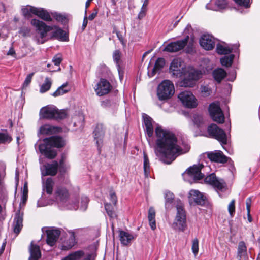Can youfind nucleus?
Wrapping results in <instances>:
<instances>
[{
    "label": "nucleus",
    "instance_id": "obj_28",
    "mask_svg": "<svg viewBox=\"0 0 260 260\" xmlns=\"http://www.w3.org/2000/svg\"><path fill=\"white\" fill-rule=\"evenodd\" d=\"M57 128L49 124H45L40 127L39 133L42 135H51L57 132Z\"/></svg>",
    "mask_w": 260,
    "mask_h": 260
},
{
    "label": "nucleus",
    "instance_id": "obj_64",
    "mask_svg": "<svg viewBox=\"0 0 260 260\" xmlns=\"http://www.w3.org/2000/svg\"><path fill=\"white\" fill-rule=\"evenodd\" d=\"M7 55L12 56L13 57H16V53L14 49V48L12 47L10 48L9 50L7 53Z\"/></svg>",
    "mask_w": 260,
    "mask_h": 260
},
{
    "label": "nucleus",
    "instance_id": "obj_50",
    "mask_svg": "<svg viewBox=\"0 0 260 260\" xmlns=\"http://www.w3.org/2000/svg\"><path fill=\"white\" fill-rule=\"evenodd\" d=\"M215 4L218 7V10H220L225 9L228 5V3L226 0H217Z\"/></svg>",
    "mask_w": 260,
    "mask_h": 260
},
{
    "label": "nucleus",
    "instance_id": "obj_55",
    "mask_svg": "<svg viewBox=\"0 0 260 260\" xmlns=\"http://www.w3.org/2000/svg\"><path fill=\"white\" fill-rule=\"evenodd\" d=\"M88 202L89 199L87 197H83L82 198L81 208L83 210H85L86 209Z\"/></svg>",
    "mask_w": 260,
    "mask_h": 260
},
{
    "label": "nucleus",
    "instance_id": "obj_60",
    "mask_svg": "<svg viewBox=\"0 0 260 260\" xmlns=\"http://www.w3.org/2000/svg\"><path fill=\"white\" fill-rule=\"evenodd\" d=\"M147 8L142 7L140 12H139L138 17L139 19L143 18L146 15Z\"/></svg>",
    "mask_w": 260,
    "mask_h": 260
},
{
    "label": "nucleus",
    "instance_id": "obj_38",
    "mask_svg": "<svg viewBox=\"0 0 260 260\" xmlns=\"http://www.w3.org/2000/svg\"><path fill=\"white\" fill-rule=\"evenodd\" d=\"M233 49L229 47L218 44L216 47V51L219 54H228L232 52Z\"/></svg>",
    "mask_w": 260,
    "mask_h": 260
},
{
    "label": "nucleus",
    "instance_id": "obj_8",
    "mask_svg": "<svg viewBox=\"0 0 260 260\" xmlns=\"http://www.w3.org/2000/svg\"><path fill=\"white\" fill-rule=\"evenodd\" d=\"M209 112L213 120L219 123L224 122V116L218 103H212L210 104Z\"/></svg>",
    "mask_w": 260,
    "mask_h": 260
},
{
    "label": "nucleus",
    "instance_id": "obj_52",
    "mask_svg": "<svg viewBox=\"0 0 260 260\" xmlns=\"http://www.w3.org/2000/svg\"><path fill=\"white\" fill-rule=\"evenodd\" d=\"M5 167H3L2 170L0 171V188H2L4 187V180L5 177Z\"/></svg>",
    "mask_w": 260,
    "mask_h": 260
},
{
    "label": "nucleus",
    "instance_id": "obj_5",
    "mask_svg": "<svg viewBox=\"0 0 260 260\" xmlns=\"http://www.w3.org/2000/svg\"><path fill=\"white\" fill-rule=\"evenodd\" d=\"M176 208L177 214L173 225L175 228L183 232L186 228L185 211L181 204L178 205Z\"/></svg>",
    "mask_w": 260,
    "mask_h": 260
},
{
    "label": "nucleus",
    "instance_id": "obj_11",
    "mask_svg": "<svg viewBox=\"0 0 260 260\" xmlns=\"http://www.w3.org/2000/svg\"><path fill=\"white\" fill-rule=\"evenodd\" d=\"M189 37L187 36L184 39L171 42L164 49V51L169 52H175L182 49L187 44Z\"/></svg>",
    "mask_w": 260,
    "mask_h": 260
},
{
    "label": "nucleus",
    "instance_id": "obj_51",
    "mask_svg": "<svg viewBox=\"0 0 260 260\" xmlns=\"http://www.w3.org/2000/svg\"><path fill=\"white\" fill-rule=\"evenodd\" d=\"M52 15L57 21L59 22H63L67 19L66 16L61 14L54 13H52Z\"/></svg>",
    "mask_w": 260,
    "mask_h": 260
},
{
    "label": "nucleus",
    "instance_id": "obj_53",
    "mask_svg": "<svg viewBox=\"0 0 260 260\" xmlns=\"http://www.w3.org/2000/svg\"><path fill=\"white\" fill-rule=\"evenodd\" d=\"M194 122L198 125L199 126L203 122L204 119L202 115H195L193 116Z\"/></svg>",
    "mask_w": 260,
    "mask_h": 260
},
{
    "label": "nucleus",
    "instance_id": "obj_16",
    "mask_svg": "<svg viewBox=\"0 0 260 260\" xmlns=\"http://www.w3.org/2000/svg\"><path fill=\"white\" fill-rule=\"evenodd\" d=\"M200 44L204 49L211 50L215 46V39L212 36L209 34H205L201 37Z\"/></svg>",
    "mask_w": 260,
    "mask_h": 260
},
{
    "label": "nucleus",
    "instance_id": "obj_48",
    "mask_svg": "<svg viewBox=\"0 0 260 260\" xmlns=\"http://www.w3.org/2000/svg\"><path fill=\"white\" fill-rule=\"evenodd\" d=\"M121 56V52L119 50H116L113 53V58L117 64H119Z\"/></svg>",
    "mask_w": 260,
    "mask_h": 260
},
{
    "label": "nucleus",
    "instance_id": "obj_2",
    "mask_svg": "<svg viewBox=\"0 0 260 260\" xmlns=\"http://www.w3.org/2000/svg\"><path fill=\"white\" fill-rule=\"evenodd\" d=\"M66 145V141L59 136H53L43 140L38 146L39 150L48 159H53L57 155L56 151L53 147L62 148Z\"/></svg>",
    "mask_w": 260,
    "mask_h": 260
},
{
    "label": "nucleus",
    "instance_id": "obj_37",
    "mask_svg": "<svg viewBox=\"0 0 260 260\" xmlns=\"http://www.w3.org/2000/svg\"><path fill=\"white\" fill-rule=\"evenodd\" d=\"M68 85L67 83H66L59 87L53 93H52V95L54 97H57L58 96H60L62 95H63L64 94L67 93L69 91L70 89L69 88H66L67 86Z\"/></svg>",
    "mask_w": 260,
    "mask_h": 260
},
{
    "label": "nucleus",
    "instance_id": "obj_21",
    "mask_svg": "<svg viewBox=\"0 0 260 260\" xmlns=\"http://www.w3.org/2000/svg\"><path fill=\"white\" fill-rule=\"evenodd\" d=\"M23 213L19 210L15 214L13 222V231L17 235L23 226Z\"/></svg>",
    "mask_w": 260,
    "mask_h": 260
},
{
    "label": "nucleus",
    "instance_id": "obj_39",
    "mask_svg": "<svg viewBox=\"0 0 260 260\" xmlns=\"http://www.w3.org/2000/svg\"><path fill=\"white\" fill-rule=\"evenodd\" d=\"M234 55L231 54L229 56H224L220 59V62L223 66H231L233 63Z\"/></svg>",
    "mask_w": 260,
    "mask_h": 260
},
{
    "label": "nucleus",
    "instance_id": "obj_36",
    "mask_svg": "<svg viewBox=\"0 0 260 260\" xmlns=\"http://www.w3.org/2000/svg\"><path fill=\"white\" fill-rule=\"evenodd\" d=\"M52 81L51 78L47 77L45 79L44 82L42 84L40 88V92L44 93L48 91L51 87Z\"/></svg>",
    "mask_w": 260,
    "mask_h": 260
},
{
    "label": "nucleus",
    "instance_id": "obj_29",
    "mask_svg": "<svg viewBox=\"0 0 260 260\" xmlns=\"http://www.w3.org/2000/svg\"><path fill=\"white\" fill-rule=\"evenodd\" d=\"M54 182L52 178H48L43 183V189L48 194L52 193Z\"/></svg>",
    "mask_w": 260,
    "mask_h": 260
},
{
    "label": "nucleus",
    "instance_id": "obj_34",
    "mask_svg": "<svg viewBox=\"0 0 260 260\" xmlns=\"http://www.w3.org/2000/svg\"><path fill=\"white\" fill-rule=\"evenodd\" d=\"M55 30L52 32V37L60 39L62 41H65L67 38L66 34L62 29L54 26Z\"/></svg>",
    "mask_w": 260,
    "mask_h": 260
},
{
    "label": "nucleus",
    "instance_id": "obj_23",
    "mask_svg": "<svg viewBox=\"0 0 260 260\" xmlns=\"http://www.w3.org/2000/svg\"><path fill=\"white\" fill-rule=\"evenodd\" d=\"M119 237L121 244L124 246H127L131 244L132 241L136 238V236H134L128 232L121 230L119 231Z\"/></svg>",
    "mask_w": 260,
    "mask_h": 260
},
{
    "label": "nucleus",
    "instance_id": "obj_14",
    "mask_svg": "<svg viewBox=\"0 0 260 260\" xmlns=\"http://www.w3.org/2000/svg\"><path fill=\"white\" fill-rule=\"evenodd\" d=\"M189 203H195L197 205H203L205 204L206 198L197 190H191L189 193Z\"/></svg>",
    "mask_w": 260,
    "mask_h": 260
},
{
    "label": "nucleus",
    "instance_id": "obj_32",
    "mask_svg": "<svg viewBox=\"0 0 260 260\" xmlns=\"http://www.w3.org/2000/svg\"><path fill=\"white\" fill-rule=\"evenodd\" d=\"M165 64V59L162 58H158L155 63L151 75H150L148 72V75L150 77L153 76L156 72L159 71L164 67Z\"/></svg>",
    "mask_w": 260,
    "mask_h": 260
},
{
    "label": "nucleus",
    "instance_id": "obj_62",
    "mask_svg": "<svg viewBox=\"0 0 260 260\" xmlns=\"http://www.w3.org/2000/svg\"><path fill=\"white\" fill-rule=\"evenodd\" d=\"M86 12H87V11L85 10V15L84 18L82 26L83 30H84L86 28V27L87 25V23H88L87 17L86 16Z\"/></svg>",
    "mask_w": 260,
    "mask_h": 260
},
{
    "label": "nucleus",
    "instance_id": "obj_43",
    "mask_svg": "<svg viewBox=\"0 0 260 260\" xmlns=\"http://www.w3.org/2000/svg\"><path fill=\"white\" fill-rule=\"evenodd\" d=\"M105 208L108 216L111 218H113L115 216L114 207L110 203L105 204Z\"/></svg>",
    "mask_w": 260,
    "mask_h": 260
},
{
    "label": "nucleus",
    "instance_id": "obj_22",
    "mask_svg": "<svg viewBox=\"0 0 260 260\" xmlns=\"http://www.w3.org/2000/svg\"><path fill=\"white\" fill-rule=\"evenodd\" d=\"M60 234V231L57 229L48 230L47 231V243L50 246H53L57 241Z\"/></svg>",
    "mask_w": 260,
    "mask_h": 260
},
{
    "label": "nucleus",
    "instance_id": "obj_3",
    "mask_svg": "<svg viewBox=\"0 0 260 260\" xmlns=\"http://www.w3.org/2000/svg\"><path fill=\"white\" fill-rule=\"evenodd\" d=\"M173 83L168 80L161 82L157 87V95L159 100L163 101L170 99L174 93Z\"/></svg>",
    "mask_w": 260,
    "mask_h": 260
},
{
    "label": "nucleus",
    "instance_id": "obj_7",
    "mask_svg": "<svg viewBox=\"0 0 260 260\" xmlns=\"http://www.w3.org/2000/svg\"><path fill=\"white\" fill-rule=\"evenodd\" d=\"M209 136L217 139L222 144H225L227 142V137L224 131L220 128L216 124H211L207 128Z\"/></svg>",
    "mask_w": 260,
    "mask_h": 260
},
{
    "label": "nucleus",
    "instance_id": "obj_27",
    "mask_svg": "<svg viewBox=\"0 0 260 260\" xmlns=\"http://www.w3.org/2000/svg\"><path fill=\"white\" fill-rule=\"evenodd\" d=\"M237 258L238 260L245 259L248 258L247 247L244 241H240L238 243Z\"/></svg>",
    "mask_w": 260,
    "mask_h": 260
},
{
    "label": "nucleus",
    "instance_id": "obj_63",
    "mask_svg": "<svg viewBox=\"0 0 260 260\" xmlns=\"http://www.w3.org/2000/svg\"><path fill=\"white\" fill-rule=\"evenodd\" d=\"M246 209L247 211H249L250 210V207L251 204V198H248L246 201Z\"/></svg>",
    "mask_w": 260,
    "mask_h": 260
},
{
    "label": "nucleus",
    "instance_id": "obj_58",
    "mask_svg": "<svg viewBox=\"0 0 260 260\" xmlns=\"http://www.w3.org/2000/svg\"><path fill=\"white\" fill-rule=\"evenodd\" d=\"M202 93L205 95L207 96L210 95L211 90L209 88L206 86H202L201 88Z\"/></svg>",
    "mask_w": 260,
    "mask_h": 260
},
{
    "label": "nucleus",
    "instance_id": "obj_26",
    "mask_svg": "<svg viewBox=\"0 0 260 260\" xmlns=\"http://www.w3.org/2000/svg\"><path fill=\"white\" fill-rule=\"evenodd\" d=\"M32 14L38 16L40 18L46 21H51L52 18L49 13L45 9L41 8H32Z\"/></svg>",
    "mask_w": 260,
    "mask_h": 260
},
{
    "label": "nucleus",
    "instance_id": "obj_10",
    "mask_svg": "<svg viewBox=\"0 0 260 260\" xmlns=\"http://www.w3.org/2000/svg\"><path fill=\"white\" fill-rule=\"evenodd\" d=\"M204 167L203 165H194L189 167L185 172V175L192 179L194 181H198L204 178V175L201 173V170Z\"/></svg>",
    "mask_w": 260,
    "mask_h": 260
},
{
    "label": "nucleus",
    "instance_id": "obj_40",
    "mask_svg": "<svg viewBox=\"0 0 260 260\" xmlns=\"http://www.w3.org/2000/svg\"><path fill=\"white\" fill-rule=\"evenodd\" d=\"M83 255V251L81 250L77 251L68 255L65 258V260H78L80 259Z\"/></svg>",
    "mask_w": 260,
    "mask_h": 260
},
{
    "label": "nucleus",
    "instance_id": "obj_13",
    "mask_svg": "<svg viewBox=\"0 0 260 260\" xmlns=\"http://www.w3.org/2000/svg\"><path fill=\"white\" fill-rule=\"evenodd\" d=\"M205 154L212 161L224 164L228 160V157L224 155L222 151L219 150L207 152Z\"/></svg>",
    "mask_w": 260,
    "mask_h": 260
},
{
    "label": "nucleus",
    "instance_id": "obj_6",
    "mask_svg": "<svg viewBox=\"0 0 260 260\" xmlns=\"http://www.w3.org/2000/svg\"><path fill=\"white\" fill-rule=\"evenodd\" d=\"M204 181L206 183L211 185L217 191H223L227 189L225 181L221 178L217 177L214 173L207 176Z\"/></svg>",
    "mask_w": 260,
    "mask_h": 260
},
{
    "label": "nucleus",
    "instance_id": "obj_61",
    "mask_svg": "<svg viewBox=\"0 0 260 260\" xmlns=\"http://www.w3.org/2000/svg\"><path fill=\"white\" fill-rule=\"evenodd\" d=\"M113 32L115 33L116 34V36L118 39L119 40V41H120V42L123 44L124 40L122 34L119 31L117 30L116 29H114Z\"/></svg>",
    "mask_w": 260,
    "mask_h": 260
},
{
    "label": "nucleus",
    "instance_id": "obj_35",
    "mask_svg": "<svg viewBox=\"0 0 260 260\" xmlns=\"http://www.w3.org/2000/svg\"><path fill=\"white\" fill-rule=\"evenodd\" d=\"M144 162H143V168L144 173L145 177L148 178L150 175V166L149 163V160L146 153L143 152Z\"/></svg>",
    "mask_w": 260,
    "mask_h": 260
},
{
    "label": "nucleus",
    "instance_id": "obj_1",
    "mask_svg": "<svg viewBox=\"0 0 260 260\" xmlns=\"http://www.w3.org/2000/svg\"><path fill=\"white\" fill-rule=\"evenodd\" d=\"M157 137L155 153L159 159L166 164H170L179 155L189 151L190 146L183 144V148L177 144V138L172 133L157 126L155 129Z\"/></svg>",
    "mask_w": 260,
    "mask_h": 260
},
{
    "label": "nucleus",
    "instance_id": "obj_44",
    "mask_svg": "<svg viewBox=\"0 0 260 260\" xmlns=\"http://www.w3.org/2000/svg\"><path fill=\"white\" fill-rule=\"evenodd\" d=\"M12 140L11 137L7 133H0V143H10Z\"/></svg>",
    "mask_w": 260,
    "mask_h": 260
},
{
    "label": "nucleus",
    "instance_id": "obj_47",
    "mask_svg": "<svg viewBox=\"0 0 260 260\" xmlns=\"http://www.w3.org/2000/svg\"><path fill=\"white\" fill-rule=\"evenodd\" d=\"M30 28L28 27L24 26L20 28L19 33L21 34L23 37H28L30 35Z\"/></svg>",
    "mask_w": 260,
    "mask_h": 260
},
{
    "label": "nucleus",
    "instance_id": "obj_33",
    "mask_svg": "<svg viewBox=\"0 0 260 260\" xmlns=\"http://www.w3.org/2000/svg\"><path fill=\"white\" fill-rule=\"evenodd\" d=\"M155 211L153 207H150L148 211V220L149 222V225L152 230H154L156 229V223H155Z\"/></svg>",
    "mask_w": 260,
    "mask_h": 260
},
{
    "label": "nucleus",
    "instance_id": "obj_24",
    "mask_svg": "<svg viewBox=\"0 0 260 260\" xmlns=\"http://www.w3.org/2000/svg\"><path fill=\"white\" fill-rule=\"evenodd\" d=\"M143 119L147 136L150 138L153 134V127L152 125V119L146 114H143Z\"/></svg>",
    "mask_w": 260,
    "mask_h": 260
},
{
    "label": "nucleus",
    "instance_id": "obj_12",
    "mask_svg": "<svg viewBox=\"0 0 260 260\" xmlns=\"http://www.w3.org/2000/svg\"><path fill=\"white\" fill-rule=\"evenodd\" d=\"M111 88L110 83L107 80L105 79H101L94 89L96 94L101 96L108 94L111 90Z\"/></svg>",
    "mask_w": 260,
    "mask_h": 260
},
{
    "label": "nucleus",
    "instance_id": "obj_31",
    "mask_svg": "<svg viewBox=\"0 0 260 260\" xmlns=\"http://www.w3.org/2000/svg\"><path fill=\"white\" fill-rule=\"evenodd\" d=\"M226 75V72L221 68L216 69L213 72L214 79L218 83H220Z\"/></svg>",
    "mask_w": 260,
    "mask_h": 260
},
{
    "label": "nucleus",
    "instance_id": "obj_9",
    "mask_svg": "<svg viewBox=\"0 0 260 260\" xmlns=\"http://www.w3.org/2000/svg\"><path fill=\"white\" fill-rule=\"evenodd\" d=\"M178 97L182 104L186 107L193 108L197 106V100L190 91H182L179 94Z\"/></svg>",
    "mask_w": 260,
    "mask_h": 260
},
{
    "label": "nucleus",
    "instance_id": "obj_4",
    "mask_svg": "<svg viewBox=\"0 0 260 260\" xmlns=\"http://www.w3.org/2000/svg\"><path fill=\"white\" fill-rule=\"evenodd\" d=\"M31 24L40 34V38L37 39V43L43 44L45 42L44 38L46 37L47 33L53 29V27L48 26L43 21L34 19L31 21Z\"/></svg>",
    "mask_w": 260,
    "mask_h": 260
},
{
    "label": "nucleus",
    "instance_id": "obj_56",
    "mask_svg": "<svg viewBox=\"0 0 260 260\" xmlns=\"http://www.w3.org/2000/svg\"><path fill=\"white\" fill-rule=\"evenodd\" d=\"M33 75L34 73H30L27 76L23 83V86L24 87H27L30 84Z\"/></svg>",
    "mask_w": 260,
    "mask_h": 260
},
{
    "label": "nucleus",
    "instance_id": "obj_49",
    "mask_svg": "<svg viewBox=\"0 0 260 260\" xmlns=\"http://www.w3.org/2000/svg\"><path fill=\"white\" fill-rule=\"evenodd\" d=\"M235 201L232 200L228 206V211L231 217H233L235 212Z\"/></svg>",
    "mask_w": 260,
    "mask_h": 260
},
{
    "label": "nucleus",
    "instance_id": "obj_25",
    "mask_svg": "<svg viewBox=\"0 0 260 260\" xmlns=\"http://www.w3.org/2000/svg\"><path fill=\"white\" fill-rule=\"evenodd\" d=\"M30 256L28 260H38L41 256L40 247L31 242L29 246Z\"/></svg>",
    "mask_w": 260,
    "mask_h": 260
},
{
    "label": "nucleus",
    "instance_id": "obj_17",
    "mask_svg": "<svg viewBox=\"0 0 260 260\" xmlns=\"http://www.w3.org/2000/svg\"><path fill=\"white\" fill-rule=\"evenodd\" d=\"M56 113V107L48 105L42 108L40 111V118L44 119H53Z\"/></svg>",
    "mask_w": 260,
    "mask_h": 260
},
{
    "label": "nucleus",
    "instance_id": "obj_20",
    "mask_svg": "<svg viewBox=\"0 0 260 260\" xmlns=\"http://www.w3.org/2000/svg\"><path fill=\"white\" fill-rule=\"evenodd\" d=\"M201 74L199 71H194L189 73L190 79H184L181 82L182 86L185 87H192L194 86V80H197L200 77Z\"/></svg>",
    "mask_w": 260,
    "mask_h": 260
},
{
    "label": "nucleus",
    "instance_id": "obj_18",
    "mask_svg": "<svg viewBox=\"0 0 260 260\" xmlns=\"http://www.w3.org/2000/svg\"><path fill=\"white\" fill-rule=\"evenodd\" d=\"M43 169H42V176H55L58 169V162L57 161H54L52 164H47L43 166Z\"/></svg>",
    "mask_w": 260,
    "mask_h": 260
},
{
    "label": "nucleus",
    "instance_id": "obj_42",
    "mask_svg": "<svg viewBox=\"0 0 260 260\" xmlns=\"http://www.w3.org/2000/svg\"><path fill=\"white\" fill-rule=\"evenodd\" d=\"M165 198L166 200V208H169V205L173 202L174 196L173 193L170 191H167L165 193Z\"/></svg>",
    "mask_w": 260,
    "mask_h": 260
},
{
    "label": "nucleus",
    "instance_id": "obj_59",
    "mask_svg": "<svg viewBox=\"0 0 260 260\" xmlns=\"http://www.w3.org/2000/svg\"><path fill=\"white\" fill-rule=\"evenodd\" d=\"M52 61L55 66H59L62 61V58L60 55H57L54 57Z\"/></svg>",
    "mask_w": 260,
    "mask_h": 260
},
{
    "label": "nucleus",
    "instance_id": "obj_57",
    "mask_svg": "<svg viewBox=\"0 0 260 260\" xmlns=\"http://www.w3.org/2000/svg\"><path fill=\"white\" fill-rule=\"evenodd\" d=\"M110 198L111 202L114 205H115L117 203V197L114 192L111 191L110 192Z\"/></svg>",
    "mask_w": 260,
    "mask_h": 260
},
{
    "label": "nucleus",
    "instance_id": "obj_41",
    "mask_svg": "<svg viewBox=\"0 0 260 260\" xmlns=\"http://www.w3.org/2000/svg\"><path fill=\"white\" fill-rule=\"evenodd\" d=\"M68 116L67 110L64 109L58 110L56 108V113L54 119L56 120H61L66 118Z\"/></svg>",
    "mask_w": 260,
    "mask_h": 260
},
{
    "label": "nucleus",
    "instance_id": "obj_19",
    "mask_svg": "<svg viewBox=\"0 0 260 260\" xmlns=\"http://www.w3.org/2000/svg\"><path fill=\"white\" fill-rule=\"evenodd\" d=\"M94 137L99 150L103 143V140L105 135V128L102 124H97L94 132Z\"/></svg>",
    "mask_w": 260,
    "mask_h": 260
},
{
    "label": "nucleus",
    "instance_id": "obj_54",
    "mask_svg": "<svg viewBox=\"0 0 260 260\" xmlns=\"http://www.w3.org/2000/svg\"><path fill=\"white\" fill-rule=\"evenodd\" d=\"M32 8H36L34 7H29L27 8H24L22 9V13L25 17H28L30 16V13H32Z\"/></svg>",
    "mask_w": 260,
    "mask_h": 260
},
{
    "label": "nucleus",
    "instance_id": "obj_30",
    "mask_svg": "<svg viewBox=\"0 0 260 260\" xmlns=\"http://www.w3.org/2000/svg\"><path fill=\"white\" fill-rule=\"evenodd\" d=\"M56 196L57 199H59L61 201H64L69 197V193L66 188L62 187H57L56 192Z\"/></svg>",
    "mask_w": 260,
    "mask_h": 260
},
{
    "label": "nucleus",
    "instance_id": "obj_45",
    "mask_svg": "<svg viewBox=\"0 0 260 260\" xmlns=\"http://www.w3.org/2000/svg\"><path fill=\"white\" fill-rule=\"evenodd\" d=\"M191 249L193 254L196 255L199 251V241L197 238L192 240Z\"/></svg>",
    "mask_w": 260,
    "mask_h": 260
},
{
    "label": "nucleus",
    "instance_id": "obj_15",
    "mask_svg": "<svg viewBox=\"0 0 260 260\" xmlns=\"http://www.w3.org/2000/svg\"><path fill=\"white\" fill-rule=\"evenodd\" d=\"M184 67L180 59H174L170 66V71L174 76L180 77L183 73Z\"/></svg>",
    "mask_w": 260,
    "mask_h": 260
},
{
    "label": "nucleus",
    "instance_id": "obj_46",
    "mask_svg": "<svg viewBox=\"0 0 260 260\" xmlns=\"http://www.w3.org/2000/svg\"><path fill=\"white\" fill-rule=\"evenodd\" d=\"M237 5L248 8L250 7V0H233Z\"/></svg>",
    "mask_w": 260,
    "mask_h": 260
}]
</instances>
